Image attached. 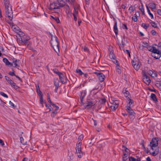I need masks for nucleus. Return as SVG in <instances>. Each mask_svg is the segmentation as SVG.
Returning <instances> with one entry per match:
<instances>
[{
    "mask_svg": "<svg viewBox=\"0 0 161 161\" xmlns=\"http://www.w3.org/2000/svg\"><path fill=\"white\" fill-rule=\"evenodd\" d=\"M51 40L50 41L51 45L54 50H59L58 40L57 37L50 34Z\"/></svg>",
    "mask_w": 161,
    "mask_h": 161,
    "instance_id": "obj_2",
    "label": "nucleus"
},
{
    "mask_svg": "<svg viewBox=\"0 0 161 161\" xmlns=\"http://www.w3.org/2000/svg\"><path fill=\"white\" fill-rule=\"evenodd\" d=\"M0 94L2 96H3L6 98L8 97V95H6V94H5L3 92H0Z\"/></svg>",
    "mask_w": 161,
    "mask_h": 161,
    "instance_id": "obj_42",
    "label": "nucleus"
},
{
    "mask_svg": "<svg viewBox=\"0 0 161 161\" xmlns=\"http://www.w3.org/2000/svg\"><path fill=\"white\" fill-rule=\"evenodd\" d=\"M76 71L77 73L79 74V75H82L83 73L82 72L81 70L80 69H77L76 70Z\"/></svg>",
    "mask_w": 161,
    "mask_h": 161,
    "instance_id": "obj_36",
    "label": "nucleus"
},
{
    "mask_svg": "<svg viewBox=\"0 0 161 161\" xmlns=\"http://www.w3.org/2000/svg\"><path fill=\"white\" fill-rule=\"evenodd\" d=\"M116 58L114 59H113L114 60L113 61V62L115 63L116 65H117L118 67H119V61L117 60Z\"/></svg>",
    "mask_w": 161,
    "mask_h": 161,
    "instance_id": "obj_40",
    "label": "nucleus"
},
{
    "mask_svg": "<svg viewBox=\"0 0 161 161\" xmlns=\"http://www.w3.org/2000/svg\"><path fill=\"white\" fill-rule=\"evenodd\" d=\"M143 46L146 47L148 45V43L146 42H143Z\"/></svg>",
    "mask_w": 161,
    "mask_h": 161,
    "instance_id": "obj_60",
    "label": "nucleus"
},
{
    "mask_svg": "<svg viewBox=\"0 0 161 161\" xmlns=\"http://www.w3.org/2000/svg\"><path fill=\"white\" fill-rule=\"evenodd\" d=\"M36 91L37 94L38 95L40 96V103L42 105L43 103V95L41 91L40 90L39 85H38V86H36Z\"/></svg>",
    "mask_w": 161,
    "mask_h": 161,
    "instance_id": "obj_7",
    "label": "nucleus"
},
{
    "mask_svg": "<svg viewBox=\"0 0 161 161\" xmlns=\"http://www.w3.org/2000/svg\"><path fill=\"white\" fill-rule=\"evenodd\" d=\"M53 71L54 72L57 74L58 76H59V75H60L61 73L59 72L58 70L56 69H53Z\"/></svg>",
    "mask_w": 161,
    "mask_h": 161,
    "instance_id": "obj_34",
    "label": "nucleus"
},
{
    "mask_svg": "<svg viewBox=\"0 0 161 161\" xmlns=\"http://www.w3.org/2000/svg\"><path fill=\"white\" fill-rule=\"evenodd\" d=\"M57 114V112H55V111H53L52 112L51 114V116L53 117H54Z\"/></svg>",
    "mask_w": 161,
    "mask_h": 161,
    "instance_id": "obj_50",
    "label": "nucleus"
},
{
    "mask_svg": "<svg viewBox=\"0 0 161 161\" xmlns=\"http://www.w3.org/2000/svg\"><path fill=\"white\" fill-rule=\"evenodd\" d=\"M94 73L97 75L99 81L101 82H102L104 81L105 76L103 73L98 72H95Z\"/></svg>",
    "mask_w": 161,
    "mask_h": 161,
    "instance_id": "obj_8",
    "label": "nucleus"
},
{
    "mask_svg": "<svg viewBox=\"0 0 161 161\" xmlns=\"http://www.w3.org/2000/svg\"><path fill=\"white\" fill-rule=\"evenodd\" d=\"M157 13L159 15H161V9H158V10H157Z\"/></svg>",
    "mask_w": 161,
    "mask_h": 161,
    "instance_id": "obj_64",
    "label": "nucleus"
},
{
    "mask_svg": "<svg viewBox=\"0 0 161 161\" xmlns=\"http://www.w3.org/2000/svg\"><path fill=\"white\" fill-rule=\"evenodd\" d=\"M113 20L114 21V32L117 36L118 34V30L117 27V22L115 19L114 18H113Z\"/></svg>",
    "mask_w": 161,
    "mask_h": 161,
    "instance_id": "obj_12",
    "label": "nucleus"
},
{
    "mask_svg": "<svg viewBox=\"0 0 161 161\" xmlns=\"http://www.w3.org/2000/svg\"><path fill=\"white\" fill-rule=\"evenodd\" d=\"M3 61L5 64L6 65L9 66L10 67L13 66V64L10 62L7 58H4L3 59Z\"/></svg>",
    "mask_w": 161,
    "mask_h": 161,
    "instance_id": "obj_14",
    "label": "nucleus"
},
{
    "mask_svg": "<svg viewBox=\"0 0 161 161\" xmlns=\"http://www.w3.org/2000/svg\"><path fill=\"white\" fill-rule=\"evenodd\" d=\"M66 1V0H57L51 3L48 6V8L51 10L59 9L61 7H63L65 5Z\"/></svg>",
    "mask_w": 161,
    "mask_h": 161,
    "instance_id": "obj_1",
    "label": "nucleus"
},
{
    "mask_svg": "<svg viewBox=\"0 0 161 161\" xmlns=\"http://www.w3.org/2000/svg\"><path fill=\"white\" fill-rule=\"evenodd\" d=\"M123 28L124 29H125L126 30L128 29V28L127 26L125 24H123Z\"/></svg>",
    "mask_w": 161,
    "mask_h": 161,
    "instance_id": "obj_56",
    "label": "nucleus"
},
{
    "mask_svg": "<svg viewBox=\"0 0 161 161\" xmlns=\"http://www.w3.org/2000/svg\"><path fill=\"white\" fill-rule=\"evenodd\" d=\"M129 161H134L135 160V158L132 157H129Z\"/></svg>",
    "mask_w": 161,
    "mask_h": 161,
    "instance_id": "obj_55",
    "label": "nucleus"
},
{
    "mask_svg": "<svg viewBox=\"0 0 161 161\" xmlns=\"http://www.w3.org/2000/svg\"><path fill=\"white\" fill-rule=\"evenodd\" d=\"M20 140L21 143L23 145H25L26 144V142L24 141L23 138L22 137H20Z\"/></svg>",
    "mask_w": 161,
    "mask_h": 161,
    "instance_id": "obj_35",
    "label": "nucleus"
},
{
    "mask_svg": "<svg viewBox=\"0 0 161 161\" xmlns=\"http://www.w3.org/2000/svg\"><path fill=\"white\" fill-rule=\"evenodd\" d=\"M157 75V74L156 72L155 71H154L153 73L152 74V75L151 76L153 77H156Z\"/></svg>",
    "mask_w": 161,
    "mask_h": 161,
    "instance_id": "obj_47",
    "label": "nucleus"
},
{
    "mask_svg": "<svg viewBox=\"0 0 161 161\" xmlns=\"http://www.w3.org/2000/svg\"><path fill=\"white\" fill-rule=\"evenodd\" d=\"M59 80L58 78L54 80V84L55 87H59Z\"/></svg>",
    "mask_w": 161,
    "mask_h": 161,
    "instance_id": "obj_24",
    "label": "nucleus"
},
{
    "mask_svg": "<svg viewBox=\"0 0 161 161\" xmlns=\"http://www.w3.org/2000/svg\"><path fill=\"white\" fill-rule=\"evenodd\" d=\"M9 104L11 106H12L14 108L15 107V106H14V104L11 101H9Z\"/></svg>",
    "mask_w": 161,
    "mask_h": 161,
    "instance_id": "obj_57",
    "label": "nucleus"
},
{
    "mask_svg": "<svg viewBox=\"0 0 161 161\" xmlns=\"http://www.w3.org/2000/svg\"><path fill=\"white\" fill-rule=\"evenodd\" d=\"M151 55L156 59H159L161 56V52L160 51H150Z\"/></svg>",
    "mask_w": 161,
    "mask_h": 161,
    "instance_id": "obj_4",
    "label": "nucleus"
},
{
    "mask_svg": "<svg viewBox=\"0 0 161 161\" xmlns=\"http://www.w3.org/2000/svg\"><path fill=\"white\" fill-rule=\"evenodd\" d=\"M59 79L62 84H65L67 82V79L65 74L61 73L59 75Z\"/></svg>",
    "mask_w": 161,
    "mask_h": 161,
    "instance_id": "obj_6",
    "label": "nucleus"
},
{
    "mask_svg": "<svg viewBox=\"0 0 161 161\" xmlns=\"http://www.w3.org/2000/svg\"><path fill=\"white\" fill-rule=\"evenodd\" d=\"M158 138H153L152 141L150 142V146L151 147V148L152 150H153V147H157L158 145Z\"/></svg>",
    "mask_w": 161,
    "mask_h": 161,
    "instance_id": "obj_5",
    "label": "nucleus"
},
{
    "mask_svg": "<svg viewBox=\"0 0 161 161\" xmlns=\"http://www.w3.org/2000/svg\"><path fill=\"white\" fill-rule=\"evenodd\" d=\"M143 82L147 85H149L151 82V80L147 74L144 73L143 75Z\"/></svg>",
    "mask_w": 161,
    "mask_h": 161,
    "instance_id": "obj_9",
    "label": "nucleus"
},
{
    "mask_svg": "<svg viewBox=\"0 0 161 161\" xmlns=\"http://www.w3.org/2000/svg\"><path fill=\"white\" fill-rule=\"evenodd\" d=\"M146 7L147 8V12H148V14L149 15L151 16V19H153V14L151 13L150 10L149 9L147 5H146Z\"/></svg>",
    "mask_w": 161,
    "mask_h": 161,
    "instance_id": "obj_27",
    "label": "nucleus"
},
{
    "mask_svg": "<svg viewBox=\"0 0 161 161\" xmlns=\"http://www.w3.org/2000/svg\"><path fill=\"white\" fill-rule=\"evenodd\" d=\"M153 46H157V48H158L159 49V50H160V49L159 48L161 47V42H160L159 43H158V45L157 44H153Z\"/></svg>",
    "mask_w": 161,
    "mask_h": 161,
    "instance_id": "obj_43",
    "label": "nucleus"
},
{
    "mask_svg": "<svg viewBox=\"0 0 161 161\" xmlns=\"http://www.w3.org/2000/svg\"><path fill=\"white\" fill-rule=\"evenodd\" d=\"M142 147H143V148L145 150V151L146 152V153H148L149 152V151L148 150V148H146L145 147L144 144H143Z\"/></svg>",
    "mask_w": 161,
    "mask_h": 161,
    "instance_id": "obj_48",
    "label": "nucleus"
},
{
    "mask_svg": "<svg viewBox=\"0 0 161 161\" xmlns=\"http://www.w3.org/2000/svg\"><path fill=\"white\" fill-rule=\"evenodd\" d=\"M119 47L120 50H124V49L123 48L124 44H122V45L120 44L119 46Z\"/></svg>",
    "mask_w": 161,
    "mask_h": 161,
    "instance_id": "obj_59",
    "label": "nucleus"
},
{
    "mask_svg": "<svg viewBox=\"0 0 161 161\" xmlns=\"http://www.w3.org/2000/svg\"><path fill=\"white\" fill-rule=\"evenodd\" d=\"M51 17L52 19H53L56 21L57 23H60V20L59 19V18L58 17L53 16H51Z\"/></svg>",
    "mask_w": 161,
    "mask_h": 161,
    "instance_id": "obj_26",
    "label": "nucleus"
},
{
    "mask_svg": "<svg viewBox=\"0 0 161 161\" xmlns=\"http://www.w3.org/2000/svg\"><path fill=\"white\" fill-rule=\"evenodd\" d=\"M86 92L85 91H83L81 92L80 96L81 102H83V99L86 96Z\"/></svg>",
    "mask_w": 161,
    "mask_h": 161,
    "instance_id": "obj_13",
    "label": "nucleus"
},
{
    "mask_svg": "<svg viewBox=\"0 0 161 161\" xmlns=\"http://www.w3.org/2000/svg\"><path fill=\"white\" fill-rule=\"evenodd\" d=\"M150 8L152 9H154L156 8V5L154 3H151L149 4Z\"/></svg>",
    "mask_w": 161,
    "mask_h": 161,
    "instance_id": "obj_25",
    "label": "nucleus"
},
{
    "mask_svg": "<svg viewBox=\"0 0 161 161\" xmlns=\"http://www.w3.org/2000/svg\"><path fill=\"white\" fill-rule=\"evenodd\" d=\"M151 98L154 101H157V99L156 98V95L155 94L153 93H151Z\"/></svg>",
    "mask_w": 161,
    "mask_h": 161,
    "instance_id": "obj_28",
    "label": "nucleus"
},
{
    "mask_svg": "<svg viewBox=\"0 0 161 161\" xmlns=\"http://www.w3.org/2000/svg\"><path fill=\"white\" fill-rule=\"evenodd\" d=\"M12 28H13L14 30L16 31L17 33L20 30L19 27L15 25H12Z\"/></svg>",
    "mask_w": 161,
    "mask_h": 161,
    "instance_id": "obj_23",
    "label": "nucleus"
},
{
    "mask_svg": "<svg viewBox=\"0 0 161 161\" xmlns=\"http://www.w3.org/2000/svg\"><path fill=\"white\" fill-rule=\"evenodd\" d=\"M14 71L12 72H10L8 73V74L9 75H11V76H16L15 74L14 73Z\"/></svg>",
    "mask_w": 161,
    "mask_h": 161,
    "instance_id": "obj_45",
    "label": "nucleus"
},
{
    "mask_svg": "<svg viewBox=\"0 0 161 161\" xmlns=\"http://www.w3.org/2000/svg\"><path fill=\"white\" fill-rule=\"evenodd\" d=\"M123 92L125 94V95L126 97H127L129 94V92L128 91L126 90L123 91Z\"/></svg>",
    "mask_w": 161,
    "mask_h": 161,
    "instance_id": "obj_38",
    "label": "nucleus"
},
{
    "mask_svg": "<svg viewBox=\"0 0 161 161\" xmlns=\"http://www.w3.org/2000/svg\"><path fill=\"white\" fill-rule=\"evenodd\" d=\"M109 56L111 59H114L116 58L115 56L114 53L113 51H111L109 54Z\"/></svg>",
    "mask_w": 161,
    "mask_h": 161,
    "instance_id": "obj_20",
    "label": "nucleus"
},
{
    "mask_svg": "<svg viewBox=\"0 0 161 161\" xmlns=\"http://www.w3.org/2000/svg\"><path fill=\"white\" fill-rule=\"evenodd\" d=\"M132 64L136 70H137L140 68V65L139 64L138 62H135L134 60H132L131 62Z\"/></svg>",
    "mask_w": 161,
    "mask_h": 161,
    "instance_id": "obj_10",
    "label": "nucleus"
},
{
    "mask_svg": "<svg viewBox=\"0 0 161 161\" xmlns=\"http://www.w3.org/2000/svg\"><path fill=\"white\" fill-rule=\"evenodd\" d=\"M151 33H152V34L153 35H155L156 34V32L154 30H152L151 31Z\"/></svg>",
    "mask_w": 161,
    "mask_h": 161,
    "instance_id": "obj_62",
    "label": "nucleus"
},
{
    "mask_svg": "<svg viewBox=\"0 0 161 161\" xmlns=\"http://www.w3.org/2000/svg\"><path fill=\"white\" fill-rule=\"evenodd\" d=\"M83 135H81L80 136H79L78 138V139L80 140L81 141L83 140Z\"/></svg>",
    "mask_w": 161,
    "mask_h": 161,
    "instance_id": "obj_53",
    "label": "nucleus"
},
{
    "mask_svg": "<svg viewBox=\"0 0 161 161\" xmlns=\"http://www.w3.org/2000/svg\"><path fill=\"white\" fill-rule=\"evenodd\" d=\"M150 23L151 24L152 26L154 28H155L157 27V25L155 22H151Z\"/></svg>",
    "mask_w": 161,
    "mask_h": 161,
    "instance_id": "obj_41",
    "label": "nucleus"
},
{
    "mask_svg": "<svg viewBox=\"0 0 161 161\" xmlns=\"http://www.w3.org/2000/svg\"><path fill=\"white\" fill-rule=\"evenodd\" d=\"M6 9V13L8 15L9 19L11 20H12L13 15V11L11 6L8 7H5Z\"/></svg>",
    "mask_w": 161,
    "mask_h": 161,
    "instance_id": "obj_3",
    "label": "nucleus"
},
{
    "mask_svg": "<svg viewBox=\"0 0 161 161\" xmlns=\"http://www.w3.org/2000/svg\"><path fill=\"white\" fill-rule=\"evenodd\" d=\"M77 156L79 158H81L83 155V153L81 151L76 152Z\"/></svg>",
    "mask_w": 161,
    "mask_h": 161,
    "instance_id": "obj_31",
    "label": "nucleus"
},
{
    "mask_svg": "<svg viewBox=\"0 0 161 161\" xmlns=\"http://www.w3.org/2000/svg\"><path fill=\"white\" fill-rule=\"evenodd\" d=\"M122 158L123 161H126L127 159V155L126 153H124Z\"/></svg>",
    "mask_w": 161,
    "mask_h": 161,
    "instance_id": "obj_33",
    "label": "nucleus"
},
{
    "mask_svg": "<svg viewBox=\"0 0 161 161\" xmlns=\"http://www.w3.org/2000/svg\"><path fill=\"white\" fill-rule=\"evenodd\" d=\"M132 19L134 22H136L137 20V18L136 16H133L132 17Z\"/></svg>",
    "mask_w": 161,
    "mask_h": 161,
    "instance_id": "obj_46",
    "label": "nucleus"
},
{
    "mask_svg": "<svg viewBox=\"0 0 161 161\" xmlns=\"http://www.w3.org/2000/svg\"><path fill=\"white\" fill-rule=\"evenodd\" d=\"M23 41L24 42V43H25L26 42L30 39L29 37L26 36L25 35V36L22 37Z\"/></svg>",
    "mask_w": 161,
    "mask_h": 161,
    "instance_id": "obj_21",
    "label": "nucleus"
},
{
    "mask_svg": "<svg viewBox=\"0 0 161 161\" xmlns=\"http://www.w3.org/2000/svg\"><path fill=\"white\" fill-rule=\"evenodd\" d=\"M135 15L137 17H139L140 15L139 11H137L136 12L135 14Z\"/></svg>",
    "mask_w": 161,
    "mask_h": 161,
    "instance_id": "obj_63",
    "label": "nucleus"
},
{
    "mask_svg": "<svg viewBox=\"0 0 161 161\" xmlns=\"http://www.w3.org/2000/svg\"><path fill=\"white\" fill-rule=\"evenodd\" d=\"M100 101L101 103L104 104L106 102V100L105 98H104L101 99Z\"/></svg>",
    "mask_w": 161,
    "mask_h": 161,
    "instance_id": "obj_39",
    "label": "nucleus"
},
{
    "mask_svg": "<svg viewBox=\"0 0 161 161\" xmlns=\"http://www.w3.org/2000/svg\"><path fill=\"white\" fill-rule=\"evenodd\" d=\"M139 9L141 11V12L144 10V8L143 7V5L140 6H139Z\"/></svg>",
    "mask_w": 161,
    "mask_h": 161,
    "instance_id": "obj_54",
    "label": "nucleus"
},
{
    "mask_svg": "<svg viewBox=\"0 0 161 161\" xmlns=\"http://www.w3.org/2000/svg\"><path fill=\"white\" fill-rule=\"evenodd\" d=\"M135 114H132L129 115L130 119L131 120L135 118Z\"/></svg>",
    "mask_w": 161,
    "mask_h": 161,
    "instance_id": "obj_51",
    "label": "nucleus"
},
{
    "mask_svg": "<svg viewBox=\"0 0 161 161\" xmlns=\"http://www.w3.org/2000/svg\"><path fill=\"white\" fill-rule=\"evenodd\" d=\"M10 85L15 89H17L19 88V87L16 85V84L14 82H13V83Z\"/></svg>",
    "mask_w": 161,
    "mask_h": 161,
    "instance_id": "obj_32",
    "label": "nucleus"
},
{
    "mask_svg": "<svg viewBox=\"0 0 161 161\" xmlns=\"http://www.w3.org/2000/svg\"><path fill=\"white\" fill-rule=\"evenodd\" d=\"M126 110L129 113V115L132 114H135V112L133 110L131 109L130 106H128L127 108L126 109Z\"/></svg>",
    "mask_w": 161,
    "mask_h": 161,
    "instance_id": "obj_17",
    "label": "nucleus"
},
{
    "mask_svg": "<svg viewBox=\"0 0 161 161\" xmlns=\"http://www.w3.org/2000/svg\"><path fill=\"white\" fill-rule=\"evenodd\" d=\"M153 45L152 46H149L148 45L146 47L148 50H159L158 48H157L155 47Z\"/></svg>",
    "mask_w": 161,
    "mask_h": 161,
    "instance_id": "obj_16",
    "label": "nucleus"
},
{
    "mask_svg": "<svg viewBox=\"0 0 161 161\" xmlns=\"http://www.w3.org/2000/svg\"><path fill=\"white\" fill-rule=\"evenodd\" d=\"M25 49L27 50H33V48L32 47L28 45Z\"/></svg>",
    "mask_w": 161,
    "mask_h": 161,
    "instance_id": "obj_44",
    "label": "nucleus"
},
{
    "mask_svg": "<svg viewBox=\"0 0 161 161\" xmlns=\"http://www.w3.org/2000/svg\"><path fill=\"white\" fill-rule=\"evenodd\" d=\"M129 10L131 11V12H133L134 11L135 9L133 8V6H131L129 8Z\"/></svg>",
    "mask_w": 161,
    "mask_h": 161,
    "instance_id": "obj_52",
    "label": "nucleus"
},
{
    "mask_svg": "<svg viewBox=\"0 0 161 161\" xmlns=\"http://www.w3.org/2000/svg\"><path fill=\"white\" fill-rule=\"evenodd\" d=\"M95 103V102L93 101L88 100L87 101V104L86 105V107H87V108H90L94 105Z\"/></svg>",
    "mask_w": 161,
    "mask_h": 161,
    "instance_id": "obj_11",
    "label": "nucleus"
},
{
    "mask_svg": "<svg viewBox=\"0 0 161 161\" xmlns=\"http://www.w3.org/2000/svg\"><path fill=\"white\" fill-rule=\"evenodd\" d=\"M19 60H16L14 59L13 61V63H14V66H13L14 67H19V65L18 64Z\"/></svg>",
    "mask_w": 161,
    "mask_h": 161,
    "instance_id": "obj_19",
    "label": "nucleus"
},
{
    "mask_svg": "<svg viewBox=\"0 0 161 161\" xmlns=\"http://www.w3.org/2000/svg\"><path fill=\"white\" fill-rule=\"evenodd\" d=\"M130 101L129 103V106H130V105L131 104H132L133 103V101L131 99H129Z\"/></svg>",
    "mask_w": 161,
    "mask_h": 161,
    "instance_id": "obj_61",
    "label": "nucleus"
},
{
    "mask_svg": "<svg viewBox=\"0 0 161 161\" xmlns=\"http://www.w3.org/2000/svg\"><path fill=\"white\" fill-rule=\"evenodd\" d=\"M142 26L145 29H147L148 28V26L146 25V24L144 23H143L142 24Z\"/></svg>",
    "mask_w": 161,
    "mask_h": 161,
    "instance_id": "obj_49",
    "label": "nucleus"
},
{
    "mask_svg": "<svg viewBox=\"0 0 161 161\" xmlns=\"http://www.w3.org/2000/svg\"><path fill=\"white\" fill-rule=\"evenodd\" d=\"M4 3L5 7L11 6L9 0H4Z\"/></svg>",
    "mask_w": 161,
    "mask_h": 161,
    "instance_id": "obj_22",
    "label": "nucleus"
},
{
    "mask_svg": "<svg viewBox=\"0 0 161 161\" xmlns=\"http://www.w3.org/2000/svg\"><path fill=\"white\" fill-rule=\"evenodd\" d=\"M97 145L98 147L100 148V149L102 150L103 149V147L105 146V142H99Z\"/></svg>",
    "mask_w": 161,
    "mask_h": 161,
    "instance_id": "obj_15",
    "label": "nucleus"
},
{
    "mask_svg": "<svg viewBox=\"0 0 161 161\" xmlns=\"http://www.w3.org/2000/svg\"><path fill=\"white\" fill-rule=\"evenodd\" d=\"M81 142H79L77 143L76 147V152L81 151Z\"/></svg>",
    "mask_w": 161,
    "mask_h": 161,
    "instance_id": "obj_18",
    "label": "nucleus"
},
{
    "mask_svg": "<svg viewBox=\"0 0 161 161\" xmlns=\"http://www.w3.org/2000/svg\"><path fill=\"white\" fill-rule=\"evenodd\" d=\"M20 38H18L17 39V42L19 44H22V43H24V42L23 41L22 39V37H20Z\"/></svg>",
    "mask_w": 161,
    "mask_h": 161,
    "instance_id": "obj_29",
    "label": "nucleus"
},
{
    "mask_svg": "<svg viewBox=\"0 0 161 161\" xmlns=\"http://www.w3.org/2000/svg\"><path fill=\"white\" fill-rule=\"evenodd\" d=\"M153 72H154V71H153L152 70H150L148 71V73L151 76L152 75V74L153 73Z\"/></svg>",
    "mask_w": 161,
    "mask_h": 161,
    "instance_id": "obj_58",
    "label": "nucleus"
},
{
    "mask_svg": "<svg viewBox=\"0 0 161 161\" xmlns=\"http://www.w3.org/2000/svg\"><path fill=\"white\" fill-rule=\"evenodd\" d=\"M18 34V35H19V37H22L24 36L25 34L24 33H23L22 31L21 30L18 32L17 33Z\"/></svg>",
    "mask_w": 161,
    "mask_h": 161,
    "instance_id": "obj_30",
    "label": "nucleus"
},
{
    "mask_svg": "<svg viewBox=\"0 0 161 161\" xmlns=\"http://www.w3.org/2000/svg\"><path fill=\"white\" fill-rule=\"evenodd\" d=\"M118 107V106H114V105H112L110 106V108L112 110L114 111Z\"/></svg>",
    "mask_w": 161,
    "mask_h": 161,
    "instance_id": "obj_37",
    "label": "nucleus"
}]
</instances>
